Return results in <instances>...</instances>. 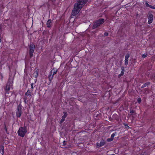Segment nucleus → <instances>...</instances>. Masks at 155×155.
Returning <instances> with one entry per match:
<instances>
[{
    "label": "nucleus",
    "mask_w": 155,
    "mask_h": 155,
    "mask_svg": "<svg viewBox=\"0 0 155 155\" xmlns=\"http://www.w3.org/2000/svg\"><path fill=\"white\" fill-rule=\"evenodd\" d=\"M51 74H52V71H51V72H50V74L49 75V77H48L49 80L50 81H51V80H52V79L53 78V76H54V75H51Z\"/></svg>",
    "instance_id": "nucleus-15"
},
{
    "label": "nucleus",
    "mask_w": 155,
    "mask_h": 155,
    "mask_svg": "<svg viewBox=\"0 0 155 155\" xmlns=\"http://www.w3.org/2000/svg\"><path fill=\"white\" fill-rule=\"evenodd\" d=\"M1 38H0V42H1Z\"/></svg>",
    "instance_id": "nucleus-40"
},
{
    "label": "nucleus",
    "mask_w": 155,
    "mask_h": 155,
    "mask_svg": "<svg viewBox=\"0 0 155 155\" xmlns=\"http://www.w3.org/2000/svg\"><path fill=\"white\" fill-rule=\"evenodd\" d=\"M52 25V23L51 22V19H48L46 23L47 27L48 28H50L51 27Z\"/></svg>",
    "instance_id": "nucleus-11"
},
{
    "label": "nucleus",
    "mask_w": 155,
    "mask_h": 155,
    "mask_svg": "<svg viewBox=\"0 0 155 155\" xmlns=\"http://www.w3.org/2000/svg\"><path fill=\"white\" fill-rule=\"evenodd\" d=\"M145 5L147 7H149V5H150L148 4V3L147 2H146Z\"/></svg>",
    "instance_id": "nucleus-30"
},
{
    "label": "nucleus",
    "mask_w": 155,
    "mask_h": 155,
    "mask_svg": "<svg viewBox=\"0 0 155 155\" xmlns=\"http://www.w3.org/2000/svg\"><path fill=\"white\" fill-rule=\"evenodd\" d=\"M121 69L122 71H124V68L123 67H122Z\"/></svg>",
    "instance_id": "nucleus-34"
},
{
    "label": "nucleus",
    "mask_w": 155,
    "mask_h": 155,
    "mask_svg": "<svg viewBox=\"0 0 155 155\" xmlns=\"http://www.w3.org/2000/svg\"><path fill=\"white\" fill-rule=\"evenodd\" d=\"M98 114H96V113H95V114H94V115L96 117H97L98 116Z\"/></svg>",
    "instance_id": "nucleus-37"
},
{
    "label": "nucleus",
    "mask_w": 155,
    "mask_h": 155,
    "mask_svg": "<svg viewBox=\"0 0 155 155\" xmlns=\"http://www.w3.org/2000/svg\"><path fill=\"white\" fill-rule=\"evenodd\" d=\"M53 2H54L55 1H56V0H51Z\"/></svg>",
    "instance_id": "nucleus-38"
},
{
    "label": "nucleus",
    "mask_w": 155,
    "mask_h": 155,
    "mask_svg": "<svg viewBox=\"0 0 155 155\" xmlns=\"http://www.w3.org/2000/svg\"><path fill=\"white\" fill-rule=\"evenodd\" d=\"M4 129L5 130L6 133H7L8 134V133L7 132L6 126L5 123L4 124Z\"/></svg>",
    "instance_id": "nucleus-23"
},
{
    "label": "nucleus",
    "mask_w": 155,
    "mask_h": 155,
    "mask_svg": "<svg viewBox=\"0 0 155 155\" xmlns=\"http://www.w3.org/2000/svg\"><path fill=\"white\" fill-rule=\"evenodd\" d=\"M57 72V70H56V71H54V72H53V74H52V75H54V74H55Z\"/></svg>",
    "instance_id": "nucleus-35"
},
{
    "label": "nucleus",
    "mask_w": 155,
    "mask_h": 155,
    "mask_svg": "<svg viewBox=\"0 0 155 155\" xmlns=\"http://www.w3.org/2000/svg\"><path fill=\"white\" fill-rule=\"evenodd\" d=\"M124 124V125L125 128L129 129L130 128L127 124Z\"/></svg>",
    "instance_id": "nucleus-25"
},
{
    "label": "nucleus",
    "mask_w": 155,
    "mask_h": 155,
    "mask_svg": "<svg viewBox=\"0 0 155 155\" xmlns=\"http://www.w3.org/2000/svg\"><path fill=\"white\" fill-rule=\"evenodd\" d=\"M137 101L139 104H140L141 102V98L140 97H139L137 99Z\"/></svg>",
    "instance_id": "nucleus-24"
},
{
    "label": "nucleus",
    "mask_w": 155,
    "mask_h": 155,
    "mask_svg": "<svg viewBox=\"0 0 155 155\" xmlns=\"http://www.w3.org/2000/svg\"><path fill=\"white\" fill-rule=\"evenodd\" d=\"M116 133H117L116 132H115V133H113V134H112L111 135L110 138H111L112 139H113V140L114 137V136H115V135L116 134Z\"/></svg>",
    "instance_id": "nucleus-22"
},
{
    "label": "nucleus",
    "mask_w": 155,
    "mask_h": 155,
    "mask_svg": "<svg viewBox=\"0 0 155 155\" xmlns=\"http://www.w3.org/2000/svg\"><path fill=\"white\" fill-rule=\"evenodd\" d=\"M22 106L21 104H20L17 107V110L16 112V116L17 117H20L22 114L21 111Z\"/></svg>",
    "instance_id": "nucleus-6"
},
{
    "label": "nucleus",
    "mask_w": 155,
    "mask_h": 155,
    "mask_svg": "<svg viewBox=\"0 0 155 155\" xmlns=\"http://www.w3.org/2000/svg\"><path fill=\"white\" fill-rule=\"evenodd\" d=\"M27 133V129L26 127H20L18 131V134L19 136L24 137Z\"/></svg>",
    "instance_id": "nucleus-3"
},
{
    "label": "nucleus",
    "mask_w": 155,
    "mask_h": 155,
    "mask_svg": "<svg viewBox=\"0 0 155 155\" xmlns=\"http://www.w3.org/2000/svg\"><path fill=\"white\" fill-rule=\"evenodd\" d=\"M35 48V47L34 44L33 43H31L29 46V54L30 58H31L32 57Z\"/></svg>",
    "instance_id": "nucleus-4"
},
{
    "label": "nucleus",
    "mask_w": 155,
    "mask_h": 155,
    "mask_svg": "<svg viewBox=\"0 0 155 155\" xmlns=\"http://www.w3.org/2000/svg\"><path fill=\"white\" fill-rule=\"evenodd\" d=\"M147 55H148V54H147V53H146L144 54H143L142 55V57L143 58H146V57H147Z\"/></svg>",
    "instance_id": "nucleus-21"
},
{
    "label": "nucleus",
    "mask_w": 155,
    "mask_h": 155,
    "mask_svg": "<svg viewBox=\"0 0 155 155\" xmlns=\"http://www.w3.org/2000/svg\"><path fill=\"white\" fill-rule=\"evenodd\" d=\"M130 113H131V115H133V113L136 114L135 111V110H133L130 109Z\"/></svg>",
    "instance_id": "nucleus-20"
},
{
    "label": "nucleus",
    "mask_w": 155,
    "mask_h": 155,
    "mask_svg": "<svg viewBox=\"0 0 155 155\" xmlns=\"http://www.w3.org/2000/svg\"><path fill=\"white\" fill-rule=\"evenodd\" d=\"M4 151V148L3 146H1L0 148V153H2V154H3Z\"/></svg>",
    "instance_id": "nucleus-18"
},
{
    "label": "nucleus",
    "mask_w": 155,
    "mask_h": 155,
    "mask_svg": "<svg viewBox=\"0 0 155 155\" xmlns=\"http://www.w3.org/2000/svg\"><path fill=\"white\" fill-rule=\"evenodd\" d=\"M113 140V139L110 138L107 139V141L108 142H110Z\"/></svg>",
    "instance_id": "nucleus-26"
},
{
    "label": "nucleus",
    "mask_w": 155,
    "mask_h": 155,
    "mask_svg": "<svg viewBox=\"0 0 155 155\" xmlns=\"http://www.w3.org/2000/svg\"><path fill=\"white\" fill-rule=\"evenodd\" d=\"M87 2V0H77V3L74 5L79 9H81Z\"/></svg>",
    "instance_id": "nucleus-2"
},
{
    "label": "nucleus",
    "mask_w": 155,
    "mask_h": 155,
    "mask_svg": "<svg viewBox=\"0 0 155 155\" xmlns=\"http://www.w3.org/2000/svg\"><path fill=\"white\" fill-rule=\"evenodd\" d=\"M108 35V33L107 32H105L104 33V35L105 36H107Z\"/></svg>",
    "instance_id": "nucleus-29"
},
{
    "label": "nucleus",
    "mask_w": 155,
    "mask_h": 155,
    "mask_svg": "<svg viewBox=\"0 0 155 155\" xmlns=\"http://www.w3.org/2000/svg\"><path fill=\"white\" fill-rule=\"evenodd\" d=\"M38 69L37 68H35L34 70V72L33 73V77H34L35 78H37L38 76Z\"/></svg>",
    "instance_id": "nucleus-13"
},
{
    "label": "nucleus",
    "mask_w": 155,
    "mask_h": 155,
    "mask_svg": "<svg viewBox=\"0 0 155 155\" xmlns=\"http://www.w3.org/2000/svg\"><path fill=\"white\" fill-rule=\"evenodd\" d=\"M12 82H13V78H11L10 77H9V80L8 81L6 84V85L9 86V87H11L12 85Z\"/></svg>",
    "instance_id": "nucleus-12"
},
{
    "label": "nucleus",
    "mask_w": 155,
    "mask_h": 155,
    "mask_svg": "<svg viewBox=\"0 0 155 155\" xmlns=\"http://www.w3.org/2000/svg\"><path fill=\"white\" fill-rule=\"evenodd\" d=\"M144 155L143 154H142V155Z\"/></svg>",
    "instance_id": "nucleus-42"
},
{
    "label": "nucleus",
    "mask_w": 155,
    "mask_h": 155,
    "mask_svg": "<svg viewBox=\"0 0 155 155\" xmlns=\"http://www.w3.org/2000/svg\"><path fill=\"white\" fill-rule=\"evenodd\" d=\"M25 95L29 97H31V92L29 90H28L27 92L25 93Z\"/></svg>",
    "instance_id": "nucleus-16"
},
{
    "label": "nucleus",
    "mask_w": 155,
    "mask_h": 155,
    "mask_svg": "<svg viewBox=\"0 0 155 155\" xmlns=\"http://www.w3.org/2000/svg\"><path fill=\"white\" fill-rule=\"evenodd\" d=\"M0 28H1V27H0Z\"/></svg>",
    "instance_id": "nucleus-41"
},
{
    "label": "nucleus",
    "mask_w": 155,
    "mask_h": 155,
    "mask_svg": "<svg viewBox=\"0 0 155 155\" xmlns=\"http://www.w3.org/2000/svg\"><path fill=\"white\" fill-rule=\"evenodd\" d=\"M77 7V6H75V5L74 4V8L72 11L71 13V15L72 16H74L76 15L81 9H79Z\"/></svg>",
    "instance_id": "nucleus-5"
},
{
    "label": "nucleus",
    "mask_w": 155,
    "mask_h": 155,
    "mask_svg": "<svg viewBox=\"0 0 155 155\" xmlns=\"http://www.w3.org/2000/svg\"><path fill=\"white\" fill-rule=\"evenodd\" d=\"M63 143V145L64 146H65L66 144V141L65 140L64 141Z\"/></svg>",
    "instance_id": "nucleus-31"
},
{
    "label": "nucleus",
    "mask_w": 155,
    "mask_h": 155,
    "mask_svg": "<svg viewBox=\"0 0 155 155\" xmlns=\"http://www.w3.org/2000/svg\"><path fill=\"white\" fill-rule=\"evenodd\" d=\"M129 57L130 55L129 54H127L125 56L124 64L125 65H127L128 64V58Z\"/></svg>",
    "instance_id": "nucleus-9"
},
{
    "label": "nucleus",
    "mask_w": 155,
    "mask_h": 155,
    "mask_svg": "<svg viewBox=\"0 0 155 155\" xmlns=\"http://www.w3.org/2000/svg\"><path fill=\"white\" fill-rule=\"evenodd\" d=\"M33 83H31V88L32 89H33Z\"/></svg>",
    "instance_id": "nucleus-33"
},
{
    "label": "nucleus",
    "mask_w": 155,
    "mask_h": 155,
    "mask_svg": "<svg viewBox=\"0 0 155 155\" xmlns=\"http://www.w3.org/2000/svg\"><path fill=\"white\" fill-rule=\"evenodd\" d=\"M105 144V141L103 139H102L101 140L100 143H96V146L97 148H99L104 146Z\"/></svg>",
    "instance_id": "nucleus-7"
},
{
    "label": "nucleus",
    "mask_w": 155,
    "mask_h": 155,
    "mask_svg": "<svg viewBox=\"0 0 155 155\" xmlns=\"http://www.w3.org/2000/svg\"><path fill=\"white\" fill-rule=\"evenodd\" d=\"M124 71H121L120 74L121 75H124Z\"/></svg>",
    "instance_id": "nucleus-32"
},
{
    "label": "nucleus",
    "mask_w": 155,
    "mask_h": 155,
    "mask_svg": "<svg viewBox=\"0 0 155 155\" xmlns=\"http://www.w3.org/2000/svg\"><path fill=\"white\" fill-rule=\"evenodd\" d=\"M64 115L62 117V119L60 121V123L61 124L65 120V119L67 116L68 114L66 112H63Z\"/></svg>",
    "instance_id": "nucleus-8"
},
{
    "label": "nucleus",
    "mask_w": 155,
    "mask_h": 155,
    "mask_svg": "<svg viewBox=\"0 0 155 155\" xmlns=\"http://www.w3.org/2000/svg\"><path fill=\"white\" fill-rule=\"evenodd\" d=\"M0 155H3L2 154L0 153Z\"/></svg>",
    "instance_id": "nucleus-39"
},
{
    "label": "nucleus",
    "mask_w": 155,
    "mask_h": 155,
    "mask_svg": "<svg viewBox=\"0 0 155 155\" xmlns=\"http://www.w3.org/2000/svg\"><path fill=\"white\" fill-rule=\"evenodd\" d=\"M153 18V15L152 14H150L149 15L148 18V24H150L152 22Z\"/></svg>",
    "instance_id": "nucleus-10"
},
{
    "label": "nucleus",
    "mask_w": 155,
    "mask_h": 155,
    "mask_svg": "<svg viewBox=\"0 0 155 155\" xmlns=\"http://www.w3.org/2000/svg\"><path fill=\"white\" fill-rule=\"evenodd\" d=\"M27 99L26 98V97H25L24 98V102L25 103V104H26L27 102Z\"/></svg>",
    "instance_id": "nucleus-27"
},
{
    "label": "nucleus",
    "mask_w": 155,
    "mask_h": 155,
    "mask_svg": "<svg viewBox=\"0 0 155 155\" xmlns=\"http://www.w3.org/2000/svg\"><path fill=\"white\" fill-rule=\"evenodd\" d=\"M149 7L150 8L155 9V7H153V6H152L151 5H149Z\"/></svg>",
    "instance_id": "nucleus-28"
},
{
    "label": "nucleus",
    "mask_w": 155,
    "mask_h": 155,
    "mask_svg": "<svg viewBox=\"0 0 155 155\" xmlns=\"http://www.w3.org/2000/svg\"><path fill=\"white\" fill-rule=\"evenodd\" d=\"M123 76L122 75H121L120 74H119L118 75V78H120L121 76Z\"/></svg>",
    "instance_id": "nucleus-36"
},
{
    "label": "nucleus",
    "mask_w": 155,
    "mask_h": 155,
    "mask_svg": "<svg viewBox=\"0 0 155 155\" xmlns=\"http://www.w3.org/2000/svg\"><path fill=\"white\" fill-rule=\"evenodd\" d=\"M104 22V20L103 18H100L98 20H96L93 23L92 26V28L94 29L99 26L103 24Z\"/></svg>",
    "instance_id": "nucleus-1"
},
{
    "label": "nucleus",
    "mask_w": 155,
    "mask_h": 155,
    "mask_svg": "<svg viewBox=\"0 0 155 155\" xmlns=\"http://www.w3.org/2000/svg\"><path fill=\"white\" fill-rule=\"evenodd\" d=\"M4 151V148L3 146H1L0 148V153H2V154H3Z\"/></svg>",
    "instance_id": "nucleus-17"
},
{
    "label": "nucleus",
    "mask_w": 155,
    "mask_h": 155,
    "mask_svg": "<svg viewBox=\"0 0 155 155\" xmlns=\"http://www.w3.org/2000/svg\"><path fill=\"white\" fill-rule=\"evenodd\" d=\"M150 84L149 82H147L143 84L141 87V88H143L146 87L148 85Z\"/></svg>",
    "instance_id": "nucleus-19"
},
{
    "label": "nucleus",
    "mask_w": 155,
    "mask_h": 155,
    "mask_svg": "<svg viewBox=\"0 0 155 155\" xmlns=\"http://www.w3.org/2000/svg\"><path fill=\"white\" fill-rule=\"evenodd\" d=\"M10 87L6 85L5 88V93L9 94V91L10 90Z\"/></svg>",
    "instance_id": "nucleus-14"
}]
</instances>
